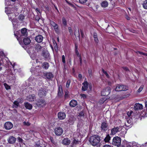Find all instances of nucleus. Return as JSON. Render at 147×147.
<instances>
[{
  "label": "nucleus",
  "instance_id": "6",
  "mask_svg": "<svg viewBox=\"0 0 147 147\" xmlns=\"http://www.w3.org/2000/svg\"><path fill=\"white\" fill-rule=\"evenodd\" d=\"M47 92L45 88H41L38 91V95L40 97H43L46 96Z\"/></svg>",
  "mask_w": 147,
  "mask_h": 147
},
{
  "label": "nucleus",
  "instance_id": "28",
  "mask_svg": "<svg viewBox=\"0 0 147 147\" xmlns=\"http://www.w3.org/2000/svg\"><path fill=\"white\" fill-rule=\"evenodd\" d=\"M111 137L110 136V135L109 134H107L104 139V141L106 142H109L111 139Z\"/></svg>",
  "mask_w": 147,
  "mask_h": 147
},
{
  "label": "nucleus",
  "instance_id": "23",
  "mask_svg": "<svg viewBox=\"0 0 147 147\" xmlns=\"http://www.w3.org/2000/svg\"><path fill=\"white\" fill-rule=\"evenodd\" d=\"M63 94L62 88L61 86H60L58 88V95L60 97H61Z\"/></svg>",
  "mask_w": 147,
  "mask_h": 147
},
{
  "label": "nucleus",
  "instance_id": "54",
  "mask_svg": "<svg viewBox=\"0 0 147 147\" xmlns=\"http://www.w3.org/2000/svg\"><path fill=\"white\" fill-rule=\"evenodd\" d=\"M87 88L85 87H84V86H82V91H85L87 90Z\"/></svg>",
  "mask_w": 147,
  "mask_h": 147
},
{
  "label": "nucleus",
  "instance_id": "21",
  "mask_svg": "<svg viewBox=\"0 0 147 147\" xmlns=\"http://www.w3.org/2000/svg\"><path fill=\"white\" fill-rule=\"evenodd\" d=\"M77 104V102L76 100H72L69 102V105L71 107H75Z\"/></svg>",
  "mask_w": 147,
  "mask_h": 147
},
{
  "label": "nucleus",
  "instance_id": "39",
  "mask_svg": "<svg viewBox=\"0 0 147 147\" xmlns=\"http://www.w3.org/2000/svg\"><path fill=\"white\" fill-rule=\"evenodd\" d=\"M71 82L70 80H68L66 84V87L67 88L69 87L70 85V84Z\"/></svg>",
  "mask_w": 147,
  "mask_h": 147
},
{
  "label": "nucleus",
  "instance_id": "55",
  "mask_svg": "<svg viewBox=\"0 0 147 147\" xmlns=\"http://www.w3.org/2000/svg\"><path fill=\"white\" fill-rule=\"evenodd\" d=\"M88 73L90 76L92 75V71L91 69H88Z\"/></svg>",
  "mask_w": 147,
  "mask_h": 147
},
{
  "label": "nucleus",
  "instance_id": "25",
  "mask_svg": "<svg viewBox=\"0 0 147 147\" xmlns=\"http://www.w3.org/2000/svg\"><path fill=\"white\" fill-rule=\"evenodd\" d=\"M108 3L106 1H102L101 3V6L103 7H106L108 6Z\"/></svg>",
  "mask_w": 147,
  "mask_h": 147
},
{
  "label": "nucleus",
  "instance_id": "20",
  "mask_svg": "<svg viewBox=\"0 0 147 147\" xmlns=\"http://www.w3.org/2000/svg\"><path fill=\"white\" fill-rule=\"evenodd\" d=\"M42 47L38 44H37L34 45V49L37 52L41 51Z\"/></svg>",
  "mask_w": 147,
  "mask_h": 147
},
{
  "label": "nucleus",
  "instance_id": "13",
  "mask_svg": "<svg viewBox=\"0 0 147 147\" xmlns=\"http://www.w3.org/2000/svg\"><path fill=\"white\" fill-rule=\"evenodd\" d=\"M120 128V127H114L111 129V132L110 133V135H114L117 132L120 131L119 129Z\"/></svg>",
  "mask_w": 147,
  "mask_h": 147
},
{
  "label": "nucleus",
  "instance_id": "44",
  "mask_svg": "<svg viewBox=\"0 0 147 147\" xmlns=\"http://www.w3.org/2000/svg\"><path fill=\"white\" fill-rule=\"evenodd\" d=\"M4 85L6 90H8L10 89V87L6 84H4Z\"/></svg>",
  "mask_w": 147,
  "mask_h": 147
},
{
  "label": "nucleus",
  "instance_id": "24",
  "mask_svg": "<svg viewBox=\"0 0 147 147\" xmlns=\"http://www.w3.org/2000/svg\"><path fill=\"white\" fill-rule=\"evenodd\" d=\"M131 120L129 119L127 120V122L125 123V125L127 127H131Z\"/></svg>",
  "mask_w": 147,
  "mask_h": 147
},
{
  "label": "nucleus",
  "instance_id": "22",
  "mask_svg": "<svg viewBox=\"0 0 147 147\" xmlns=\"http://www.w3.org/2000/svg\"><path fill=\"white\" fill-rule=\"evenodd\" d=\"M24 106L26 109L30 110L32 109V105L28 102L24 103Z\"/></svg>",
  "mask_w": 147,
  "mask_h": 147
},
{
  "label": "nucleus",
  "instance_id": "56",
  "mask_svg": "<svg viewBox=\"0 0 147 147\" xmlns=\"http://www.w3.org/2000/svg\"><path fill=\"white\" fill-rule=\"evenodd\" d=\"M79 115L80 117L84 116V114L83 112L82 111L81 112L79 113Z\"/></svg>",
  "mask_w": 147,
  "mask_h": 147
},
{
  "label": "nucleus",
  "instance_id": "9",
  "mask_svg": "<svg viewBox=\"0 0 147 147\" xmlns=\"http://www.w3.org/2000/svg\"><path fill=\"white\" fill-rule=\"evenodd\" d=\"M50 24L53 27L55 32L57 34H59L60 32L59 30L57 24L52 21L50 22Z\"/></svg>",
  "mask_w": 147,
  "mask_h": 147
},
{
  "label": "nucleus",
  "instance_id": "41",
  "mask_svg": "<svg viewBox=\"0 0 147 147\" xmlns=\"http://www.w3.org/2000/svg\"><path fill=\"white\" fill-rule=\"evenodd\" d=\"M144 87V85H142L140 86V87L138 89V92H140L142 90Z\"/></svg>",
  "mask_w": 147,
  "mask_h": 147
},
{
  "label": "nucleus",
  "instance_id": "2",
  "mask_svg": "<svg viewBox=\"0 0 147 147\" xmlns=\"http://www.w3.org/2000/svg\"><path fill=\"white\" fill-rule=\"evenodd\" d=\"M100 140V137L98 136L94 135L90 137L89 141L92 146H95L98 144Z\"/></svg>",
  "mask_w": 147,
  "mask_h": 147
},
{
  "label": "nucleus",
  "instance_id": "17",
  "mask_svg": "<svg viewBox=\"0 0 147 147\" xmlns=\"http://www.w3.org/2000/svg\"><path fill=\"white\" fill-rule=\"evenodd\" d=\"M71 142V141L68 138H64L63 140L62 143L64 145H68Z\"/></svg>",
  "mask_w": 147,
  "mask_h": 147
},
{
  "label": "nucleus",
  "instance_id": "53",
  "mask_svg": "<svg viewBox=\"0 0 147 147\" xmlns=\"http://www.w3.org/2000/svg\"><path fill=\"white\" fill-rule=\"evenodd\" d=\"M50 140L51 141V142L53 144H54L55 143V141L54 140L53 138L52 137H50Z\"/></svg>",
  "mask_w": 147,
  "mask_h": 147
},
{
  "label": "nucleus",
  "instance_id": "3",
  "mask_svg": "<svg viewBox=\"0 0 147 147\" xmlns=\"http://www.w3.org/2000/svg\"><path fill=\"white\" fill-rule=\"evenodd\" d=\"M128 89V87L121 84H117L116 85V87L115 90L117 91H126Z\"/></svg>",
  "mask_w": 147,
  "mask_h": 147
},
{
  "label": "nucleus",
  "instance_id": "63",
  "mask_svg": "<svg viewBox=\"0 0 147 147\" xmlns=\"http://www.w3.org/2000/svg\"><path fill=\"white\" fill-rule=\"evenodd\" d=\"M35 19L36 20H37L38 21L39 19V18L38 16H36V17L35 18Z\"/></svg>",
  "mask_w": 147,
  "mask_h": 147
},
{
  "label": "nucleus",
  "instance_id": "19",
  "mask_svg": "<svg viewBox=\"0 0 147 147\" xmlns=\"http://www.w3.org/2000/svg\"><path fill=\"white\" fill-rule=\"evenodd\" d=\"M143 108V106L142 104L138 103H136L134 106V109L135 110L141 109Z\"/></svg>",
  "mask_w": 147,
  "mask_h": 147
},
{
  "label": "nucleus",
  "instance_id": "47",
  "mask_svg": "<svg viewBox=\"0 0 147 147\" xmlns=\"http://www.w3.org/2000/svg\"><path fill=\"white\" fill-rule=\"evenodd\" d=\"M122 68L125 71H129V70L128 68L126 67H122Z\"/></svg>",
  "mask_w": 147,
  "mask_h": 147
},
{
  "label": "nucleus",
  "instance_id": "49",
  "mask_svg": "<svg viewBox=\"0 0 147 147\" xmlns=\"http://www.w3.org/2000/svg\"><path fill=\"white\" fill-rule=\"evenodd\" d=\"M24 125H26L28 126H29L30 125V123L28 122H24Z\"/></svg>",
  "mask_w": 147,
  "mask_h": 147
},
{
  "label": "nucleus",
  "instance_id": "11",
  "mask_svg": "<svg viewBox=\"0 0 147 147\" xmlns=\"http://www.w3.org/2000/svg\"><path fill=\"white\" fill-rule=\"evenodd\" d=\"M43 76L46 79L49 80H51L54 77V75L51 72H46L43 73Z\"/></svg>",
  "mask_w": 147,
  "mask_h": 147
},
{
  "label": "nucleus",
  "instance_id": "52",
  "mask_svg": "<svg viewBox=\"0 0 147 147\" xmlns=\"http://www.w3.org/2000/svg\"><path fill=\"white\" fill-rule=\"evenodd\" d=\"M62 62L63 63H65V56L64 55H63L62 56Z\"/></svg>",
  "mask_w": 147,
  "mask_h": 147
},
{
  "label": "nucleus",
  "instance_id": "51",
  "mask_svg": "<svg viewBox=\"0 0 147 147\" xmlns=\"http://www.w3.org/2000/svg\"><path fill=\"white\" fill-rule=\"evenodd\" d=\"M80 31L82 37V38H83L84 36L83 32V30H80Z\"/></svg>",
  "mask_w": 147,
  "mask_h": 147
},
{
  "label": "nucleus",
  "instance_id": "29",
  "mask_svg": "<svg viewBox=\"0 0 147 147\" xmlns=\"http://www.w3.org/2000/svg\"><path fill=\"white\" fill-rule=\"evenodd\" d=\"M42 65L43 68L46 69H48L49 66V63L47 62H44Z\"/></svg>",
  "mask_w": 147,
  "mask_h": 147
},
{
  "label": "nucleus",
  "instance_id": "31",
  "mask_svg": "<svg viewBox=\"0 0 147 147\" xmlns=\"http://www.w3.org/2000/svg\"><path fill=\"white\" fill-rule=\"evenodd\" d=\"M74 34L76 38V36H78L80 38V34L78 30H77L76 28L75 29L74 32Z\"/></svg>",
  "mask_w": 147,
  "mask_h": 147
},
{
  "label": "nucleus",
  "instance_id": "32",
  "mask_svg": "<svg viewBox=\"0 0 147 147\" xmlns=\"http://www.w3.org/2000/svg\"><path fill=\"white\" fill-rule=\"evenodd\" d=\"M62 22L63 26H66L67 25V22L65 18L64 17H63L62 18Z\"/></svg>",
  "mask_w": 147,
  "mask_h": 147
},
{
  "label": "nucleus",
  "instance_id": "12",
  "mask_svg": "<svg viewBox=\"0 0 147 147\" xmlns=\"http://www.w3.org/2000/svg\"><path fill=\"white\" fill-rule=\"evenodd\" d=\"M13 124L10 122H7L4 124V127L7 130H9L13 127Z\"/></svg>",
  "mask_w": 147,
  "mask_h": 147
},
{
  "label": "nucleus",
  "instance_id": "43",
  "mask_svg": "<svg viewBox=\"0 0 147 147\" xmlns=\"http://www.w3.org/2000/svg\"><path fill=\"white\" fill-rule=\"evenodd\" d=\"M102 71L103 73L106 75L107 78H108L109 77V76L106 71H105L103 69H102Z\"/></svg>",
  "mask_w": 147,
  "mask_h": 147
},
{
  "label": "nucleus",
  "instance_id": "46",
  "mask_svg": "<svg viewBox=\"0 0 147 147\" xmlns=\"http://www.w3.org/2000/svg\"><path fill=\"white\" fill-rule=\"evenodd\" d=\"M75 53L78 57L80 56V55L79 54L78 49H75Z\"/></svg>",
  "mask_w": 147,
  "mask_h": 147
},
{
  "label": "nucleus",
  "instance_id": "30",
  "mask_svg": "<svg viewBox=\"0 0 147 147\" xmlns=\"http://www.w3.org/2000/svg\"><path fill=\"white\" fill-rule=\"evenodd\" d=\"M19 102L17 101H15L13 102V107L17 108L19 105Z\"/></svg>",
  "mask_w": 147,
  "mask_h": 147
},
{
  "label": "nucleus",
  "instance_id": "60",
  "mask_svg": "<svg viewBox=\"0 0 147 147\" xmlns=\"http://www.w3.org/2000/svg\"><path fill=\"white\" fill-rule=\"evenodd\" d=\"M36 12H38L39 13H40V9L38 8H37L36 9Z\"/></svg>",
  "mask_w": 147,
  "mask_h": 147
},
{
  "label": "nucleus",
  "instance_id": "48",
  "mask_svg": "<svg viewBox=\"0 0 147 147\" xmlns=\"http://www.w3.org/2000/svg\"><path fill=\"white\" fill-rule=\"evenodd\" d=\"M78 57H79V60H80V65H81L82 64V59L81 58V56H79Z\"/></svg>",
  "mask_w": 147,
  "mask_h": 147
},
{
  "label": "nucleus",
  "instance_id": "38",
  "mask_svg": "<svg viewBox=\"0 0 147 147\" xmlns=\"http://www.w3.org/2000/svg\"><path fill=\"white\" fill-rule=\"evenodd\" d=\"M88 83L86 81L84 82L83 83V86L88 88Z\"/></svg>",
  "mask_w": 147,
  "mask_h": 147
},
{
  "label": "nucleus",
  "instance_id": "37",
  "mask_svg": "<svg viewBox=\"0 0 147 147\" xmlns=\"http://www.w3.org/2000/svg\"><path fill=\"white\" fill-rule=\"evenodd\" d=\"M68 30L69 32L70 33V34L71 35H73V32L71 28V27H68Z\"/></svg>",
  "mask_w": 147,
  "mask_h": 147
},
{
  "label": "nucleus",
  "instance_id": "40",
  "mask_svg": "<svg viewBox=\"0 0 147 147\" xmlns=\"http://www.w3.org/2000/svg\"><path fill=\"white\" fill-rule=\"evenodd\" d=\"M24 19V16L23 15L21 14L18 17V19L22 20Z\"/></svg>",
  "mask_w": 147,
  "mask_h": 147
},
{
  "label": "nucleus",
  "instance_id": "42",
  "mask_svg": "<svg viewBox=\"0 0 147 147\" xmlns=\"http://www.w3.org/2000/svg\"><path fill=\"white\" fill-rule=\"evenodd\" d=\"M66 2L69 4V5L70 6H71L73 8H76L74 5L73 3H70L67 1H66Z\"/></svg>",
  "mask_w": 147,
  "mask_h": 147
},
{
  "label": "nucleus",
  "instance_id": "61",
  "mask_svg": "<svg viewBox=\"0 0 147 147\" xmlns=\"http://www.w3.org/2000/svg\"><path fill=\"white\" fill-rule=\"evenodd\" d=\"M103 147H111V146L109 145L105 144L104 145Z\"/></svg>",
  "mask_w": 147,
  "mask_h": 147
},
{
  "label": "nucleus",
  "instance_id": "27",
  "mask_svg": "<svg viewBox=\"0 0 147 147\" xmlns=\"http://www.w3.org/2000/svg\"><path fill=\"white\" fill-rule=\"evenodd\" d=\"M79 143V141L74 139L71 144V147H74L76 145L78 144Z\"/></svg>",
  "mask_w": 147,
  "mask_h": 147
},
{
  "label": "nucleus",
  "instance_id": "59",
  "mask_svg": "<svg viewBox=\"0 0 147 147\" xmlns=\"http://www.w3.org/2000/svg\"><path fill=\"white\" fill-rule=\"evenodd\" d=\"M34 147H42L40 144H36L34 146Z\"/></svg>",
  "mask_w": 147,
  "mask_h": 147
},
{
  "label": "nucleus",
  "instance_id": "62",
  "mask_svg": "<svg viewBox=\"0 0 147 147\" xmlns=\"http://www.w3.org/2000/svg\"><path fill=\"white\" fill-rule=\"evenodd\" d=\"M18 139L19 140V142H22V141H23L22 139L20 137H18Z\"/></svg>",
  "mask_w": 147,
  "mask_h": 147
},
{
  "label": "nucleus",
  "instance_id": "7",
  "mask_svg": "<svg viewBox=\"0 0 147 147\" xmlns=\"http://www.w3.org/2000/svg\"><path fill=\"white\" fill-rule=\"evenodd\" d=\"M108 125V123L106 121L102 122L100 127L101 131L102 132H105L108 130L109 129Z\"/></svg>",
  "mask_w": 147,
  "mask_h": 147
},
{
  "label": "nucleus",
  "instance_id": "33",
  "mask_svg": "<svg viewBox=\"0 0 147 147\" xmlns=\"http://www.w3.org/2000/svg\"><path fill=\"white\" fill-rule=\"evenodd\" d=\"M142 6L144 9H147V0H146L144 1Z\"/></svg>",
  "mask_w": 147,
  "mask_h": 147
},
{
  "label": "nucleus",
  "instance_id": "26",
  "mask_svg": "<svg viewBox=\"0 0 147 147\" xmlns=\"http://www.w3.org/2000/svg\"><path fill=\"white\" fill-rule=\"evenodd\" d=\"M93 37L94 41L96 43H98L99 41L98 38L97 34L96 33L94 32L93 33Z\"/></svg>",
  "mask_w": 147,
  "mask_h": 147
},
{
  "label": "nucleus",
  "instance_id": "36",
  "mask_svg": "<svg viewBox=\"0 0 147 147\" xmlns=\"http://www.w3.org/2000/svg\"><path fill=\"white\" fill-rule=\"evenodd\" d=\"M106 98L105 99V98H102L100 100L99 102L101 104H102L106 100Z\"/></svg>",
  "mask_w": 147,
  "mask_h": 147
},
{
  "label": "nucleus",
  "instance_id": "14",
  "mask_svg": "<svg viewBox=\"0 0 147 147\" xmlns=\"http://www.w3.org/2000/svg\"><path fill=\"white\" fill-rule=\"evenodd\" d=\"M16 140V138L13 136H10L8 139L7 141L10 144H13L15 143Z\"/></svg>",
  "mask_w": 147,
  "mask_h": 147
},
{
  "label": "nucleus",
  "instance_id": "18",
  "mask_svg": "<svg viewBox=\"0 0 147 147\" xmlns=\"http://www.w3.org/2000/svg\"><path fill=\"white\" fill-rule=\"evenodd\" d=\"M23 39V42L25 45H28L31 42V40L28 37H25Z\"/></svg>",
  "mask_w": 147,
  "mask_h": 147
},
{
  "label": "nucleus",
  "instance_id": "64",
  "mask_svg": "<svg viewBox=\"0 0 147 147\" xmlns=\"http://www.w3.org/2000/svg\"><path fill=\"white\" fill-rule=\"evenodd\" d=\"M78 76L79 78H80V79H81L82 78V75L80 74H79L78 75Z\"/></svg>",
  "mask_w": 147,
  "mask_h": 147
},
{
  "label": "nucleus",
  "instance_id": "4",
  "mask_svg": "<svg viewBox=\"0 0 147 147\" xmlns=\"http://www.w3.org/2000/svg\"><path fill=\"white\" fill-rule=\"evenodd\" d=\"M121 142V138L118 136H116L114 137L112 143L113 145L118 147L120 146Z\"/></svg>",
  "mask_w": 147,
  "mask_h": 147
},
{
  "label": "nucleus",
  "instance_id": "45",
  "mask_svg": "<svg viewBox=\"0 0 147 147\" xmlns=\"http://www.w3.org/2000/svg\"><path fill=\"white\" fill-rule=\"evenodd\" d=\"M87 0H79V2L82 4H83L85 3Z\"/></svg>",
  "mask_w": 147,
  "mask_h": 147
},
{
  "label": "nucleus",
  "instance_id": "1",
  "mask_svg": "<svg viewBox=\"0 0 147 147\" xmlns=\"http://www.w3.org/2000/svg\"><path fill=\"white\" fill-rule=\"evenodd\" d=\"M28 34L27 29L26 28H23L21 30H19L18 31H16V33L14 32V35L16 36L20 44L21 42L22 43V39L27 37Z\"/></svg>",
  "mask_w": 147,
  "mask_h": 147
},
{
  "label": "nucleus",
  "instance_id": "58",
  "mask_svg": "<svg viewBox=\"0 0 147 147\" xmlns=\"http://www.w3.org/2000/svg\"><path fill=\"white\" fill-rule=\"evenodd\" d=\"M132 113V111H131L130 112H128L127 113V114L129 117H130Z\"/></svg>",
  "mask_w": 147,
  "mask_h": 147
},
{
  "label": "nucleus",
  "instance_id": "35",
  "mask_svg": "<svg viewBox=\"0 0 147 147\" xmlns=\"http://www.w3.org/2000/svg\"><path fill=\"white\" fill-rule=\"evenodd\" d=\"M45 102V100L43 99H39L37 101L38 103H39V105H40L41 104L44 103Z\"/></svg>",
  "mask_w": 147,
  "mask_h": 147
},
{
  "label": "nucleus",
  "instance_id": "57",
  "mask_svg": "<svg viewBox=\"0 0 147 147\" xmlns=\"http://www.w3.org/2000/svg\"><path fill=\"white\" fill-rule=\"evenodd\" d=\"M136 53H139L141 55H143L144 54V53H143V52H142L140 51H137L136 52Z\"/></svg>",
  "mask_w": 147,
  "mask_h": 147
},
{
  "label": "nucleus",
  "instance_id": "50",
  "mask_svg": "<svg viewBox=\"0 0 147 147\" xmlns=\"http://www.w3.org/2000/svg\"><path fill=\"white\" fill-rule=\"evenodd\" d=\"M81 96L83 98H86V95L84 94H80Z\"/></svg>",
  "mask_w": 147,
  "mask_h": 147
},
{
  "label": "nucleus",
  "instance_id": "15",
  "mask_svg": "<svg viewBox=\"0 0 147 147\" xmlns=\"http://www.w3.org/2000/svg\"><path fill=\"white\" fill-rule=\"evenodd\" d=\"M58 116L59 119L62 120L65 119L66 115L65 113L62 112H60L58 113Z\"/></svg>",
  "mask_w": 147,
  "mask_h": 147
},
{
  "label": "nucleus",
  "instance_id": "8",
  "mask_svg": "<svg viewBox=\"0 0 147 147\" xmlns=\"http://www.w3.org/2000/svg\"><path fill=\"white\" fill-rule=\"evenodd\" d=\"M110 88L107 87L102 91L101 95L102 96H107L110 93Z\"/></svg>",
  "mask_w": 147,
  "mask_h": 147
},
{
  "label": "nucleus",
  "instance_id": "34",
  "mask_svg": "<svg viewBox=\"0 0 147 147\" xmlns=\"http://www.w3.org/2000/svg\"><path fill=\"white\" fill-rule=\"evenodd\" d=\"M34 96H33V97H32V95H30L28 97V98L27 99L30 101H33L34 100Z\"/></svg>",
  "mask_w": 147,
  "mask_h": 147
},
{
  "label": "nucleus",
  "instance_id": "5",
  "mask_svg": "<svg viewBox=\"0 0 147 147\" xmlns=\"http://www.w3.org/2000/svg\"><path fill=\"white\" fill-rule=\"evenodd\" d=\"M42 55L44 57L45 60L48 61L51 59L50 55L48 51L46 49L43 50Z\"/></svg>",
  "mask_w": 147,
  "mask_h": 147
},
{
  "label": "nucleus",
  "instance_id": "16",
  "mask_svg": "<svg viewBox=\"0 0 147 147\" xmlns=\"http://www.w3.org/2000/svg\"><path fill=\"white\" fill-rule=\"evenodd\" d=\"M42 36L40 35H38L35 37V40L38 43L41 42L43 39Z\"/></svg>",
  "mask_w": 147,
  "mask_h": 147
},
{
  "label": "nucleus",
  "instance_id": "10",
  "mask_svg": "<svg viewBox=\"0 0 147 147\" xmlns=\"http://www.w3.org/2000/svg\"><path fill=\"white\" fill-rule=\"evenodd\" d=\"M55 134L57 136L61 135L63 133V130L60 127L56 128L54 130Z\"/></svg>",
  "mask_w": 147,
  "mask_h": 147
}]
</instances>
